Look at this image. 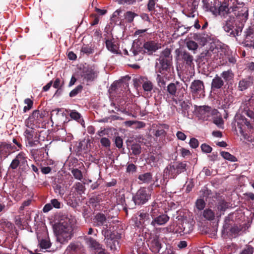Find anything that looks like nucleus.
Segmentation results:
<instances>
[{"label":"nucleus","instance_id":"obj_1","mask_svg":"<svg viewBox=\"0 0 254 254\" xmlns=\"http://www.w3.org/2000/svg\"><path fill=\"white\" fill-rule=\"evenodd\" d=\"M227 14L222 17L228 19L223 25V29L229 36L236 37L242 32L244 23L248 18V8L242 3H237L235 0L231 4V6L226 10Z\"/></svg>","mask_w":254,"mask_h":254},{"label":"nucleus","instance_id":"obj_2","mask_svg":"<svg viewBox=\"0 0 254 254\" xmlns=\"http://www.w3.org/2000/svg\"><path fill=\"white\" fill-rule=\"evenodd\" d=\"M76 219L72 216H66L61 219L54 227L57 241L64 244L68 242L73 236Z\"/></svg>","mask_w":254,"mask_h":254},{"label":"nucleus","instance_id":"obj_3","mask_svg":"<svg viewBox=\"0 0 254 254\" xmlns=\"http://www.w3.org/2000/svg\"><path fill=\"white\" fill-rule=\"evenodd\" d=\"M235 0H203V8L216 15L224 16Z\"/></svg>","mask_w":254,"mask_h":254},{"label":"nucleus","instance_id":"obj_4","mask_svg":"<svg viewBox=\"0 0 254 254\" xmlns=\"http://www.w3.org/2000/svg\"><path fill=\"white\" fill-rule=\"evenodd\" d=\"M234 126L236 130L238 129L244 138L254 145V136L252 133L254 128L250 122L244 117L237 115L235 117Z\"/></svg>","mask_w":254,"mask_h":254},{"label":"nucleus","instance_id":"obj_5","mask_svg":"<svg viewBox=\"0 0 254 254\" xmlns=\"http://www.w3.org/2000/svg\"><path fill=\"white\" fill-rule=\"evenodd\" d=\"M193 229V227L187 221L179 222L174 223L166 227L160 228L159 231L164 233H174L181 235L190 233Z\"/></svg>","mask_w":254,"mask_h":254},{"label":"nucleus","instance_id":"obj_6","mask_svg":"<svg viewBox=\"0 0 254 254\" xmlns=\"http://www.w3.org/2000/svg\"><path fill=\"white\" fill-rule=\"evenodd\" d=\"M171 60V50L166 48L162 52L158 59L159 63L157 62L156 64L155 69L156 72H159L162 75L166 74L165 72L167 71L170 68Z\"/></svg>","mask_w":254,"mask_h":254},{"label":"nucleus","instance_id":"obj_7","mask_svg":"<svg viewBox=\"0 0 254 254\" xmlns=\"http://www.w3.org/2000/svg\"><path fill=\"white\" fill-rule=\"evenodd\" d=\"M27 159L28 157L25 153L23 151L20 152L12 160L9 168L12 170L18 169L22 172L26 171L29 168Z\"/></svg>","mask_w":254,"mask_h":254},{"label":"nucleus","instance_id":"obj_8","mask_svg":"<svg viewBox=\"0 0 254 254\" xmlns=\"http://www.w3.org/2000/svg\"><path fill=\"white\" fill-rule=\"evenodd\" d=\"M23 135L27 147L37 146L40 143V135L32 127H26Z\"/></svg>","mask_w":254,"mask_h":254},{"label":"nucleus","instance_id":"obj_9","mask_svg":"<svg viewBox=\"0 0 254 254\" xmlns=\"http://www.w3.org/2000/svg\"><path fill=\"white\" fill-rule=\"evenodd\" d=\"M45 113L39 110H35L25 121L26 127H40V125L45 122Z\"/></svg>","mask_w":254,"mask_h":254},{"label":"nucleus","instance_id":"obj_10","mask_svg":"<svg viewBox=\"0 0 254 254\" xmlns=\"http://www.w3.org/2000/svg\"><path fill=\"white\" fill-rule=\"evenodd\" d=\"M151 190L149 188H141L132 197L134 205H140L145 203L150 199Z\"/></svg>","mask_w":254,"mask_h":254},{"label":"nucleus","instance_id":"obj_11","mask_svg":"<svg viewBox=\"0 0 254 254\" xmlns=\"http://www.w3.org/2000/svg\"><path fill=\"white\" fill-rule=\"evenodd\" d=\"M102 233L104 235L105 238L108 240V246L110 245L109 247L111 250H116L119 247L118 239L121 238L120 235L117 232H110L105 228L102 230Z\"/></svg>","mask_w":254,"mask_h":254},{"label":"nucleus","instance_id":"obj_12","mask_svg":"<svg viewBox=\"0 0 254 254\" xmlns=\"http://www.w3.org/2000/svg\"><path fill=\"white\" fill-rule=\"evenodd\" d=\"M204 85L203 81L200 80H194L190 86V92L194 98H200L205 96Z\"/></svg>","mask_w":254,"mask_h":254},{"label":"nucleus","instance_id":"obj_13","mask_svg":"<svg viewBox=\"0 0 254 254\" xmlns=\"http://www.w3.org/2000/svg\"><path fill=\"white\" fill-rule=\"evenodd\" d=\"M198 112L200 118L207 121L209 120L210 118L217 115L218 111L208 106H202L199 107Z\"/></svg>","mask_w":254,"mask_h":254},{"label":"nucleus","instance_id":"obj_14","mask_svg":"<svg viewBox=\"0 0 254 254\" xmlns=\"http://www.w3.org/2000/svg\"><path fill=\"white\" fill-rule=\"evenodd\" d=\"M98 72L94 66H88L84 67L81 73V77L87 82H91L96 78Z\"/></svg>","mask_w":254,"mask_h":254},{"label":"nucleus","instance_id":"obj_15","mask_svg":"<svg viewBox=\"0 0 254 254\" xmlns=\"http://www.w3.org/2000/svg\"><path fill=\"white\" fill-rule=\"evenodd\" d=\"M148 245L150 250L154 253H158L162 248L158 236L155 235L151 236L148 241Z\"/></svg>","mask_w":254,"mask_h":254},{"label":"nucleus","instance_id":"obj_16","mask_svg":"<svg viewBox=\"0 0 254 254\" xmlns=\"http://www.w3.org/2000/svg\"><path fill=\"white\" fill-rule=\"evenodd\" d=\"M152 220L150 224L155 228L156 230H157L158 229L156 227L158 226L164 225L166 224L169 221L170 217L167 214L163 213L152 217Z\"/></svg>","mask_w":254,"mask_h":254},{"label":"nucleus","instance_id":"obj_17","mask_svg":"<svg viewBox=\"0 0 254 254\" xmlns=\"http://www.w3.org/2000/svg\"><path fill=\"white\" fill-rule=\"evenodd\" d=\"M105 44L107 49L114 54H120L119 45L113 37L105 38Z\"/></svg>","mask_w":254,"mask_h":254},{"label":"nucleus","instance_id":"obj_18","mask_svg":"<svg viewBox=\"0 0 254 254\" xmlns=\"http://www.w3.org/2000/svg\"><path fill=\"white\" fill-rule=\"evenodd\" d=\"M14 147L6 143H0V157L1 159H5L9 155L14 151Z\"/></svg>","mask_w":254,"mask_h":254},{"label":"nucleus","instance_id":"obj_19","mask_svg":"<svg viewBox=\"0 0 254 254\" xmlns=\"http://www.w3.org/2000/svg\"><path fill=\"white\" fill-rule=\"evenodd\" d=\"M138 82L140 84L142 83V88L145 91L151 92L153 89V85L152 83L150 81L145 79L144 77H140L134 79V84L135 86H139V84L138 83Z\"/></svg>","mask_w":254,"mask_h":254},{"label":"nucleus","instance_id":"obj_20","mask_svg":"<svg viewBox=\"0 0 254 254\" xmlns=\"http://www.w3.org/2000/svg\"><path fill=\"white\" fill-rule=\"evenodd\" d=\"M246 46L254 48V27H249L245 31Z\"/></svg>","mask_w":254,"mask_h":254},{"label":"nucleus","instance_id":"obj_21","mask_svg":"<svg viewBox=\"0 0 254 254\" xmlns=\"http://www.w3.org/2000/svg\"><path fill=\"white\" fill-rule=\"evenodd\" d=\"M124 54L131 57H135L136 60H139L142 59L141 55L143 54V50L141 47L133 45L129 51V53L127 50L125 49Z\"/></svg>","mask_w":254,"mask_h":254},{"label":"nucleus","instance_id":"obj_22","mask_svg":"<svg viewBox=\"0 0 254 254\" xmlns=\"http://www.w3.org/2000/svg\"><path fill=\"white\" fill-rule=\"evenodd\" d=\"M83 251V247L78 243H71L65 250L66 254H81Z\"/></svg>","mask_w":254,"mask_h":254},{"label":"nucleus","instance_id":"obj_23","mask_svg":"<svg viewBox=\"0 0 254 254\" xmlns=\"http://www.w3.org/2000/svg\"><path fill=\"white\" fill-rule=\"evenodd\" d=\"M253 84V78L248 76L242 79L239 82L238 88L240 91H244L251 86Z\"/></svg>","mask_w":254,"mask_h":254},{"label":"nucleus","instance_id":"obj_24","mask_svg":"<svg viewBox=\"0 0 254 254\" xmlns=\"http://www.w3.org/2000/svg\"><path fill=\"white\" fill-rule=\"evenodd\" d=\"M84 240L86 245L94 250H99L101 249V245L95 239L91 237L85 236Z\"/></svg>","mask_w":254,"mask_h":254},{"label":"nucleus","instance_id":"obj_25","mask_svg":"<svg viewBox=\"0 0 254 254\" xmlns=\"http://www.w3.org/2000/svg\"><path fill=\"white\" fill-rule=\"evenodd\" d=\"M176 169V166L174 165L168 166L164 170V176H167L170 178H175L179 173Z\"/></svg>","mask_w":254,"mask_h":254},{"label":"nucleus","instance_id":"obj_26","mask_svg":"<svg viewBox=\"0 0 254 254\" xmlns=\"http://www.w3.org/2000/svg\"><path fill=\"white\" fill-rule=\"evenodd\" d=\"M224 85V81L221 77L216 75L212 79L211 82V89L212 90L219 89L222 87Z\"/></svg>","mask_w":254,"mask_h":254},{"label":"nucleus","instance_id":"obj_27","mask_svg":"<svg viewBox=\"0 0 254 254\" xmlns=\"http://www.w3.org/2000/svg\"><path fill=\"white\" fill-rule=\"evenodd\" d=\"M163 214L162 210L160 208L159 204L154 202L151 205V208L150 211V214L151 217Z\"/></svg>","mask_w":254,"mask_h":254},{"label":"nucleus","instance_id":"obj_28","mask_svg":"<svg viewBox=\"0 0 254 254\" xmlns=\"http://www.w3.org/2000/svg\"><path fill=\"white\" fill-rule=\"evenodd\" d=\"M143 47L149 53H152L158 49V45L154 41L145 42L143 45Z\"/></svg>","mask_w":254,"mask_h":254},{"label":"nucleus","instance_id":"obj_29","mask_svg":"<svg viewBox=\"0 0 254 254\" xmlns=\"http://www.w3.org/2000/svg\"><path fill=\"white\" fill-rule=\"evenodd\" d=\"M178 82H176V83H170L168 86H167V92L168 93V94H167V96H168L169 95H170L171 96H172L173 98L172 99L176 102H177V100H174V97L176 96V93H177V86H176V84H178Z\"/></svg>","mask_w":254,"mask_h":254},{"label":"nucleus","instance_id":"obj_30","mask_svg":"<svg viewBox=\"0 0 254 254\" xmlns=\"http://www.w3.org/2000/svg\"><path fill=\"white\" fill-rule=\"evenodd\" d=\"M106 222V218L104 214L99 213L95 216L94 223L96 226H103Z\"/></svg>","mask_w":254,"mask_h":254},{"label":"nucleus","instance_id":"obj_31","mask_svg":"<svg viewBox=\"0 0 254 254\" xmlns=\"http://www.w3.org/2000/svg\"><path fill=\"white\" fill-rule=\"evenodd\" d=\"M187 6L186 7L189 10L193 12L197 7L198 0H188Z\"/></svg>","mask_w":254,"mask_h":254},{"label":"nucleus","instance_id":"obj_32","mask_svg":"<svg viewBox=\"0 0 254 254\" xmlns=\"http://www.w3.org/2000/svg\"><path fill=\"white\" fill-rule=\"evenodd\" d=\"M138 178L142 183L148 184L151 181L152 175L150 173H146L140 175Z\"/></svg>","mask_w":254,"mask_h":254},{"label":"nucleus","instance_id":"obj_33","mask_svg":"<svg viewBox=\"0 0 254 254\" xmlns=\"http://www.w3.org/2000/svg\"><path fill=\"white\" fill-rule=\"evenodd\" d=\"M203 217L208 220H212L214 219L215 213L210 209H206L203 212Z\"/></svg>","mask_w":254,"mask_h":254},{"label":"nucleus","instance_id":"obj_34","mask_svg":"<svg viewBox=\"0 0 254 254\" xmlns=\"http://www.w3.org/2000/svg\"><path fill=\"white\" fill-rule=\"evenodd\" d=\"M221 156L225 160L231 162L237 161V158L233 155L231 154L229 152L226 151H221L220 152Z\"/></svg>","mask_w":254,"mask_h":254},{"label":"nucleus","instance_id":"obj_35","mask_svg":"<svg viewBox=\"0 0 254 254\" xmlns=\"http://www.w3.org/2000/svg\"><path fill=\"white\" fill-rule=\"evenodd\" d=\"M221 78L222 77L226 82H228L231 80L234 77V74L232 70H228L227 71H223L221 74Z\"/></svg>","mask_w":254,"mask_h":254},{"label":"nucleus","instance_id":"obj_36","mask_svg":"<svg viewBox=\"0 0 254 254\" xmlns=\"http://www.w3.org/2000/svg\"><path fill=\"white\" fill-rule=\"evenodd\" d=\"M122 12V11L120 10H117L115 11L111 17V21L116 24L118 23H121L122 22V19L120 17V13Z\"/></svg>","mask_w":254,"mask_h":254},{"label":"nucleus","instance_id":"obj_37","mask_svg":"<svg viewBox=\"0 0 254 254\" xmlns=\"http://www.w3.org/2000/svg\"><path fill=\"white\" fill-rule=\"evenodd\" d=\"M39 242L40 247L42 249H47L49 248L51 246V243L48 238L43 239L41 240H39Z\"/></svg>","mask_w":254,"mask_h":254},{"label":"nucleus","instance_id":"obj_38","mask_svg":"<svg viewBox=\"0 0 254 254\" xmlns=\"http://www.w3.org/2000/svg\"><path fill=\"white\" fill-rule=\"evenodd\" d=\"M183 60L187 64L190 66L191 64H192L193 57L189 53L185 52L183 55Z\"/></svg>","mask_w":254,"mask_h":254},{"label":"nucleus","instance_id":"obj_39","mask_svg":"<svg viewBox=\"0 0 254 254\" xmlns=\"http://www.w3.org/2000/svg\"><path fill=\"white\" fill-rule=\"evenodd\" d=\"M80 52L83 54H86L88 55L94 52V49L91 47V46L84 45L82 47Z\"/></svg>","mask_w":254,"mask_h":254},{"label":"nucleus","instance_id":"obj_40","mask_svg":"<svg viewBox=\"0 0 254 254\" xmlns=\"http://www.w3.org/2000/svg\"><path fill=\"white\" fill-rule=\"evenodd\" d=\"M72 188H74L76 192L79 194H81L83 193L85 190L84 186L79 182L76 183Z\"/></svg>","mask_w":254,"mask_h":254},{"label":"nucleus","instance_id":"obj_41","mask_svg":"<svg viewBox=\"0 0 254 254\" xmlns=\"http://www.w3.org/2000/svg\"><path fill=\"white\" fill-rule=\"evenodd\" d=\"M176 166V169H177V171H178L179 174L184 172L186 170L187 164L184 162H180L177 163V164H175Z\"/></svg>","mask_w":254,"mask_h":254},{"label":"nucleus","instance_id":"obj_42","mask_svg":"<svg viewBox=\"0 0 254 254\" xmlns=\"http://www.w3.org/2000/svg\"><path fill=\"white\" fill-rule=\"evenodd\" d=\"M158 85L160 87H164L166 85V81L165 80V77L164 75H161L158 74L156 77Z\"/></svg>","mask_w":254,"mask_h":254},{"label":"nucleus","instance_id":"obj_43","mask_svg":"<svg viewBox=\"0 0 254 254\" xmlns=\"http://www.w3.org/2000/svg\"><path fill=\"white\" fill-rule=\"evenodd\" d=\"M229 205V204L227 202L222 200L218 202L217 208L219 211H224L228 208Z\"/></svg>","mask_w":254,"mask_h":254},{"label":"nucleus","instance_id":"obj_44","mask_svg":"<svg viewBox=\"0 0 254 254\" xmlns=\"http://www.w3.org/2000/svg\"><path fill=\"white\" fill-rule=\"evenodd\" d=\"M24 103L27 105L25 106L23 108L24 112L26 113L32 108L33 102L30 99L27 98L24 100Z\"/></svg>","mask_w":254,"mask_h":254},{"label":"nucleus","instance_id":"obj_45","mask_svg":"<svg viewBox=\"0 0 254 254\" xmlns=\"http://www.w3.org/2000/svg\"><path fill=\"white\" fill-rule=\"evenodd\" d=\"M71 173L76 179L80 181L82 179L83 175L80 170L77 169H74L71 171Z\"/></svg>","mask_w":254,"mask_h":254},{"label":"nucleus","instance_id":"obj_46","mask_svg":"<svg viewBox=\"0 0 254 254\" xmlns=\"http://www.w3.org/2000/svg\"><path fill=\"white\" fill-rule=\"evenodd\" d=\"M137 15L131 11H127L125 14V17L129 22H131L135 16Z\"/></svg>","mask_w":254,"mask_h":254},{"label":"nucleus","instance_id":"obj_47","mask_svg":"<svg viewBox=\"0 0 254 254\" xmlns=\"http://www.w3.org/2000/svg\"><path fill=\"white\" fill-rule=\"evenodd\" d=\"M70 117L77 122H80L81 120V115L75 110H72L70 112Z\"/></svg>","mask_w":254,"mask_h":254},{"label":"nucleus","instance_id":"obj_48","mask_svg":"<svg viewBox=\"0 0 254 254\" xmlns=\"http://www.w3.org/2000/svg\"><path fill=\"white\" fill-rule=\"evenodd\" d=\"M233 96L231 94L225 95L224 98V102L226 106H229L231 103L233 102Z\"/></svg>","mask_w":254,"mask_h":254},{"label":"nucleus","instance_id":"obj_49","mask_svg":"<svg viewBox=\"0 0 254 254\" xmlns=\"http://www.w3.org/2000/svg\"><path fill=\"white\" fill-rule=\"evenodd\" d=\"M82 89V86L81 85L77 86L75 88L73 89L69 93V96L71 97L75 96L77 94L80 93Z\"/></svg>","mask_w":254,"mask_h":254},{"label":"nucleus","instance_id":"obj_50","mask_svg":"<svg viewBox=\"0 0 254 254\" xmlns=\"http://www.w3.org/2000/svg\"><path fill=\"white\" fill-rule=\"evenodd\" d=\"M187 47L189 50H195L198 48L197 44L193 41H188L187 43Z\"/></svg>","mask_w":254,"mask_h":254},{"label":"nucleus","instance_id":"obj_51","mask_svg":"<svg viewBox=\"0 0 254 254\" xmlns=\"http://www.w3.org/2000/svg\"><path fill=\"white\" fill-rule=\"evenodd\" d=\"M195 205L196 208L199 210H201L203 209V208L205 207V203L203 199H197L195 203Z\"/></svg>","mask_w":254,"mask_h":254},{"label":"nucleus","instance_id":"obj_52","mask_svg":"<svg viewBox=\"0 0 254 254\" xmlns=\"http://www.w3.org/2000/svg\"><path fill=\"white\" fill-rule=\"evenodd\" d=\"M155 1L154 0H149L147 4V8L148 10L152 13L155 9Z\"/></svg>","mask_w":254,"mask_h":254},{"label":"nucleus","instance_id":"obj_53","mask_svg":"<svg viewBox=\"0 0 254 254\" xmlns=\"http://www.w3.org/2000/svg\"><path fill=\"white\" fill-rule=\"evenodd\" d=\"M190 146L192 148H196L199 145V142L197 139L191 138L189 142Z\"/></svg>","mask_w":254,"mask_h":254},{"label":"nucleus","instance_id":"obj_54","mask_svg":"<svg viewBox=\"0 0 254 254\" xmlns=\"http://www.w3.org/2000/svg\"><path fill=\"white\" fill-rule=\"evenodd\" d=\"M54 190L56 193H58L61 196H63L64 194V190L59 185H56L54 187Z\"/></svg>","mask_w":254,"mask_h":254},{"label":"nucleus","instance_id":"obj_55","mask_svg":"<svg viewBox=\"0 0 254 254\" xmlns=\"http://www.w3.org/2000/svg\"><path fill=\"white\" fill-rule=\"evenodd\" d=\"M140 223H143L148 219H149V214L146 213L140 212L139 215Z\"/></svg>","mask_w":254,"mask_h":254},{"label":"nucleus","instance_id":"obj_56","mask_svg":"<svg viewBox=\"0 0 254 254\" xmlns=\"http://www.w3.org/2000/svg\"><path fill=\"white\" fill-rule=\"evenodd\" d=\"M100 142L103 146L104 147H110L111 144V142L110 140L106 137H103L100 140Z\"/></svg>","mask_w":254,"mask_h":254},{"label":"nucleus","instance_id":"obj_57","mask_svg":"<svg viewBox=\"0 0 254 254\" xmlns=\"http://www.w3.org/2000/svg\"><path fill=\"white\" fill-rule=\"evenodd\" d=\"M201 149L202 152L206 153H210L212 151V148L209 145L205 143L201 145Z\"/></svg>","mask_w":254,"mask_h":254},{"label":"nucleus","instance_id":"obj_58","mask_svg":"<svg viewBox=\"0 0 254 254\" xmlns=\"http://www.w3.org/2000/svg\"><path fill=\"white\" fill-rule=\"evenodd\" d=\"M131 149L132 153L135 155L139 154L140 153V147L138 145H132L131 146Z\"/></svg>","mask_w":254,"mask_h":254},{"label":"nucleus","instance_id":"obj_59","mask_svg":"<svg viewBox=\"0 0 254 254\" xmlns=\"http://www.w3.org/2000/svg\"><path fill=\"white\" fill-rule=\"evenodd\" d=\"M213 123L219 127H221L223 125V121L221 117L215 118Z\"/></svg>","mask_w":254,"mask_h":254},{"label":"nucleus","instance_id":"obj_60","mask_svg":"<svg viewBox=\"0 0 254 254\" xmlns=\"http://www.w3.org/2000/svg\"><path fill=\"white\" fill-rule=\"evenodd\" d=\"M177 137L181 140H185L187 138V135L183 132L178 131L176 133Z\"/></svg>","mask_w":254,"mask_h":254},{"label":"nucleus","instance_id":"obj_61","mask_svg":"<svg viewBox=\"0 0 254 254\" xmlns=\"http://www.w3.org/2000/svg\"><path fill=\"white\" fill-rule=\"evenodd\" d=\"M51 203L52 205V207H54L56 208H61V202L59 201L57 199H52L51 201Z\"/></svg>","mask_w":254,"mask_h":254},{"label":"nucleus","instance_id":"obj_62","mask_svg":"<svg viewBox=\"0 0 254 254\" xmlns=\"http://www.w3.org/2000/svg\"><path fill=\"white\" fill-rule=\"evenodd\" d=\"M115 144H116V146L118 148H122V147L123 146L122 139L119 136L117 137L115 139Z\"/></svg>","mask_w":254,"mask_h":254},{"label":"nucleus","instance_id":"obj_63","mask_svg":"<svg viewBox=\"0 0 254 254\" xmlns=\"http://www.w3.org/2000/svg\"><path fill=\"white\" fill-rule=\"evenodd\" d=\"M244 113L252 119L254 122V112L250 110H247L244 112Z\"/></svg>","mask_w":254,"mask_h":254},{"label":"nucleus","instance_id":"obj_64","mask_svg":"<svg viewBox=\"0 0 254 254\" xmlns=\"http://www.w3.org/2000/svg\"><path fill=\"white\" fill-rule=\"evenodd\" d=\"M253 248L252 247L248 246L245 249L241 254H253Z\"/></svg>","mask_w":254,"mask_h":254}]
</instances>
